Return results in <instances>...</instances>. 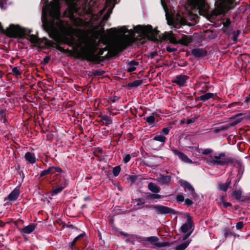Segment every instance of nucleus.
Wrapping results in <instances>:
<instances>
[{
	"label": "nucleus",
	"mask_w": 250,
	"mask_h": 250,
	"mask_svg": "<svg viewBox=\"0 0 250 250\" xmlns=\"http://www.w3.org/2000/svg\"><path fill=\"white\" fill-rule=\"evenodd\" d=\"M61 0H42L44 5L42 7V21L44 29L50 33V36L59 44H64L72 47L77 53L78 46L76 39L68 35L69 29L60 19V1Z\"/></svg>",
	"instance_id": "1"
},
{
	"label": "nucleus",
	"mask_w": 250,
	"mask_h": 250,
	"mask_svg": "<svg viewBox=\"0 0 250 250\" xmlns=\"http://www.w3.org/2000/svg\"><path fill=\"white\" fill-rule=\"evenodd\" d=\"M98 50V47L92 42L87 43L86 47H83L81 51L77 50L76 58L87 62H98L99 56L95 54Z\"/></svg>",
	"instance_id": "2"
},
{
	"label": "nucleus",
	"mask_w": 250,
	"mask_h": 250,
	"mask_svg": "<svg viewBox=\"0 0 250 250\" xmlns=\"http://www.w3.org/2000/svg\"><path fill=\"white\" fill-rule=\"evenodd\" d=\"M134 30L139 34L138 37L140 40H147L151 41L157 40V36L159 33V31L153 29L150 25H137L134 27Z\"/></svg>",
	"instance_id": "3"
},
{
	"label": "nucleus",
	"mask_w": 250,
	"mask_h": 250,
	"mask_svg": "<svg viewBox=\"0 0 250 250\" xmlns=\"http://www.w3.org/2000/svg\"><path fill=\"white\" fill-rule=\"evenodd\" d=\"M225 156L226 154L224 152H221L218 155L214 156V158L211 155H209L207 159V162L211 166H227L229 164H233L234 166H241V163L237 160L231 157L226 158Z\"/></svg>",
	"instance_id": "4"
},
{
	"label": "nucleus",
	"mask_w": 250,
	"mask_h": 250,
	"mask_svg": "<svg viewBox=\"0 0 250 250\" xmlns=\"http://www.w3.org/2000/svg\"><path fill=\"white\" fill-rule=\"evenodd\" d=\"M0 32L9 38H22L24 36L25 29L21 28L19 25L11 24L8 28L3 29L0 22Z\"/></svg>",
	"instance_id": "5"
},
{
	"label": "nucleus",
	"mask_w": 250,
	"mask_h": 250,
	"mask_svg": "<svg viewBox=\"0 0 250 250\" xmlns=\"http://www.w3.org/2000/svg\"><path fill=\"white\" fill-rule=\"evenodd\" d=\"M0 32L9 38H22L24 36L25 29L21 28L19 25L11 24L8 28L3 29L0 22Z\"/></svg>",
	"instance_id": "6"
},
{
	"label": "nucleus",
	"mask_w": 250,
	"mask_h": 250,
	"mask_svg": "<svg viewBox=\"0 0 250 250\" xmlns=\"http://www.w3.org/2000/svg\"><path fill=\"white\" fill-rule=\"evenodd\" d=\"M232 2V0H217L215 2V8L212 11V16L216 17L225 14L229 10Z\"/></svg>",
	"instance_id": "7"
},
{
	"label": "nucleus",
	"mask_w": 250,
	"mask_h": 250,
	"mask_svg": "<svg viewBox=\"0 0 250 250\" xmlns=\"http://www.w3.org/2000/svg\"><path fill=\"white\" fill-rule=\"evenodd\" d=\"M145 207L146 208H151L155 210L156 214L159 215L166 214L167 213L171 214H176L177 212L174 209L170 208L168 207L164 206L163 205H146Z\"/></svg>",
	"instance_id": "8"
},
{
	"label": "nucleus",
	"mask_w": 250,
	"mask_h": 250,
	"mask_svg": "<svg viewBox=\"0 0 250 250\" xmlns=\"http://www.w3.org/2000/svg\"><path fill=\"white\" fill-rule=\"evenodd\" d=\"M138 239H140L142 242H149L151 244L153 245V248L154 249L156 247L162 248L169 245V243L168 242H159L158 241L159 239L157 236H150L147 237L140 236Z\"/></svg>",
	"instance_id": "9"
},
{
	"label": "nucleus",
	"mask_w": 250,
	"mask_h": 250,
	"mask_svg": "<svg viewBox=\"0 0 250 250\" xmlns=\"http://www.w3.org/2000/svg\"><path fill=\"white\" fill-rule=\"evenodd\" d=\"M130 45H131V42L129 41H124L121 42L112 50L110 51L109 56L106 57H112L116 56L118 53L123 52Z\"/></svg>",
	"instance_id": "10"
},
{
	"label": "nucleus",
	"mask_w": 250,
	"mask_h": 250,
	"mask_svg": "<svg viewBox=\"0 0 250 250\" xmlns=\"http://www.w3.org/2000/svg\"><path fill=\"white\" fill-rule=\"evenodd\" d=\"M63 182L66 183L67 187L68 185L69 181L66 178V175L56 174L52 177V179L50 182V184L54 185L62 186L61 183H63Z\"/></svg>",
	"instance_id": "11"
},
{
	"label": "nucleus",
	"mask_w": 250,
	"mask_h": 250,
	"mask_svg": "<svg viewBox=\"0 0 250 250\" xmlns=\"http://www.w3.org/2000/svg\"><path fill=\"white\" fill-rule=\"evenodd\" d=\"M178 38L176 37L172 31L165 32L162 35V40L164 41H168L171 43L178 44Z\"/></svg>",
	"instance_id": "12"
},
{
	"label": "nucleus",
	"mask_w": 250,
	"mask_h": 250,
	"mask_svg": "<svg viewBox=\"0 0 250 250\" xmlns=\"http://www.w3.org/2000/svg\"><path fill=\"white\" fill-rule=\"evenodd\" d=\"M189 79V77L185 75H177L172 81L173 83H176L180 86H184L187 83V81Z\"/></svg>",
	"instance_id": "13"
},
{
	"label": "nucleus",
	"mask_w": 250,
	"mask_h": 250,
	"mask_svg": "<svg viewBox=\"0 0 250 250\" xmlns=\"http://www.w3.org/2000/svg\"><path fill=\"white\" fill-rule=\"evenodd\" d=\"M193 226L192 218L190 216H188L187 221L181 227V231L183 233H186L188 230L191 229Z\"/></svg>",
	"instance_id": "14"
},
{
	"label": "nucleus",
	"mask_w": 250,
	"mask_h": 250,
	"mask_svg": "<svg viewBox=\"0 0 250 250\" xmlns=\"http://www.w3.org/2000/svg\"><path fill=\"white\" fill-rule=\"evenodd\" d=\"M61 184L62 186H53L48 194H50L52 196H54L61 193L63 189L66 187L65 182Z\"/></svg>",
	"instance_id": "15"
},
{
	"label": "nucleus",
	"mask_w": 250,
	"mask_h": 250,
	"mask_svg": "<svg viewBox=\"0 0 250 250\" xmlns=\"http://www.w3.org/2000/svg\"><path fill=\"white\" fill-rule=\"evenodd\" d=\"M171 150L174 154L177 155L179 159H180L184 162L190 164L192 163V161L191 159L188 158V157L184 153L179 151L178 149L173 148L171 149Z\"/></svg>",
	"instance_id": "16"
},
{
	"label": "nucleus",
	"mask_w": 250,
	"mask_h": 250,
	"mask_svg": "<svg viewBox=\"0 0 250 250\" xmlns=\"http://www.w3.org/2000/svg\"><path fill=\"white\" fill-rule=\"evenodd\" d=\"M207 51L204 48H194L191 50V54L195 58H202L207 56Z\"/></svg>",
	"instance_id": "17"
},
{
	"label": "nucleus",
	"mask_w": 250,
	"mask_h": 250,
	"mask_svg": "<svg viewBox=\"0 0 250 250\" xmlns=\"http://www.w3.org/2000/svg\"><path fill=\"white\" fill-rule=\"evenodd\" d=\"M180 182L181 186L183 187L186 191H189L192 194L193 197H195L196 196V193L194 188L188 182L184 180H181Z\"/></svg>",
	"instance_id": "18"
},
{
	"label": "nucleus",
	"mask_w": 250,
	"mask_h": 250,
	"mask_svg": "<svg viewBox=\"0 0 250 250\" xmlns=\"http://www.w3.org/2000/svg\"><path fill=\"white\" fill-rule=\"evenodd\" d=\"M20 195V188L17 187L15 188L12 192L8 195L5 200L9 201H16Z\"/></svg>",
	"instance_id": "19"
},
{
	"label": "nucleus",
	"mask_w": 250,
	"mask_h": 250,
	"mask_svg": "<svg viewBox=\"0 0 250 250\" xmlns=\"http://www.w3.org/2000/svg\"><path fill=\"white\" fill-rule=\"evenodd\" d=\"M235 121L231 123H228L225 125L221 126L219 128V131H225L228 129L230 127L235 126L242 121V118L240 117L235 118Z\"/></svg>",
	"instance_id": "20"
},
{
	"label": "nucleus",
	"mask_w": 250,
	"mask_h": 250,
	"mask_svg": "<svg viewBox=\"0 0 250 250\" xmlns=\"http://www.w3.org/2000/svg\"><path fill=\"white\" fill-rule=\"evenodd\" d=\"M192 41V38L190 36L182 34L181 39L178 38V44L185 46H188Z\"/></svg>",
	"instance_id": "21"
},
{
	"label": "nucleus",
	"mask_w": 250,
	"mask_h": 250,
	"mask_svg": "<svg viewBox=\"0 0 250 250\" xmlns=\"http://www.w3.org/2000/svg\"><path fill=\"white\" fill-rule=\"evenodd\" d=\"M195 2V5L199 11L206 12L208 8V5L205 0H196Z\"/></svg>",
	"instance_id": "22"
},
{
	"label": "nucleus",
	"mask_w": 250,
	"mask_h": 250,
	"mask_svg": "<svg viewBox=\"0 0 250 250\" xmlns=\"http://www.w3.org/2000/svg\"><path fill=\"white\" fill-rule=\"evenodd\" d=\"M36 227L37 224L31 223L22 229H19V230L22 234H30L35 229Z\"/></svg>",
	"instance_id": "23"
},
{
	"label": "nucleus",
	"mask_w": 250,
	"mask_h": 250,
	"mask_svg": "<svg viewBox=\"0 0 250 250\" xmlns=\"http://www.w3.org/2000/svg\"><path fill=\"white\" fill-rule=\"evenodd\" d=\"M171 176L161 174L159 175L158 177V181L162 185H169L171 182Z\"/></svg>",
	"instance_id": "24"
},
{
	"label": "nucleus",
	"mask_w": 250,
	"mask_h": 250,
	"mask_svg": "<svg viewBox=\"0 0 250 250\" xmlns=\"http://www.w3.org/2000/svg\"><path fill=\"white\" fill-rule=\"evenodd\" d=\"M99 117L101 118L100 122H102L103 125L108 126L112 124V119L111 117L105 115H101Z\"/></svg>",
	"instance_id": "25"
},
{
	"label": "nucleus",
	"mask_w": 250,
	"mask_h": 250,
	"mask_svg": "<svg viewBox=\"0 0 250 250\" xmlns=\"http://www.w3.org/2000/svg\"><path fill=\"white\" fill-rule=\"evenodd\" d=\"M24 158L26 161L31 164H33L36 162V158L35 154L30 152L25 153Z\"/></svg>",
	"instance_id": "26"
},
{
	"label": "nucleus",
	"mask_w": 250,
	"mask_h": 250,
	"mask_svg": "<svg viewBox=\"0 0 250 250\" xmlns=\"http://www.w3.org/2000/svg\"><path fill=\"white\" fill-rule=\"evenodd\" d=\"M223 27L222 28L223 32L228 35L229 34V32L231 30L230 27L231 21L229 19L227 18L223 23Z\"/></svg>",
	"instance_id": "27"
},
{
	"label": "nucleus",
	"mask_w": 250,
	"mask_h": 250,
	"mask_svg": "<svg viewBox=\"0 0 250 250\" xmlns=\"http://www.w3.org/2000/svg\"><path fill=\"white\" fill-rule=\"evenodd\" d=\"M148 143L149 146L154 150H159L164 146L162 145V144H160V143L155 142V141H153L151 139L148 141Z\"/></svg>",
	"instance_id": "28"
},
{
	"label": "nucleus",
	"mask_w": 250,
	"mask_h": 250,
	"mask_svg": "<svg viewBox=\"0 0 250 250\" xmlns=\"http://www.w3.org/2000/svg\"><path fill=\"white\" fill-rule=\"evenodd\" d=\"M107 50V47H105L104 48H100L98 51V53L97 54H96L97 55H98L99 56V59H98V62H93L95 64H99L101 62H103L104 60V57H102L101 56L102 55H103L104 53V51H106Z\"/></svg>",
	"instance_id": "29"
},
{
	"label": "nucleus",
	"mask_w": 250,
	"mask_h": 250,
	"mask_svg": "<svg viewBox=\"0 0 250 250\" xmlns=\"http://www.w3.org/2000/svg\"><path fill=\"white\" fill-rule=\"evenodd\" d=\"M148 189L153 193H158L161 190V188L152 182H150L148 185Z\"/></svg>",
	"instance_id": "30"
},
{
	"label": "nucleus",
	"mask_w": 250,
	"mask_h": 250,
	"mask_svg": "<svg viewBox=\"0 0 250 250\" xmlns=\"http://www.w3.org/2000/svg\"><path fill=\"white\" fill-rule=\"evenodd\" d=\"M151 140L153 141H155V142H159V143L160 144H162V145H164V143L166 142L167 140V138L163 136L162 135H158L155 136Z\"/></svg>",
	"instance_id": "31"
},
{
	"label": "nucleus",
	"mask_w": 250,
	"mask_h": 250,
	"mask_svg": "<svg viewBox=\"0 0 250 250\" xmlns=\"http://www.w3.org/2000/svg\"><path fill=\"white\" fill-rule=\"evenodd\" d=\"M143 83V81L142 80H135L132 83H128L126 87L128 89H130L132 87H137L141 85Z\"/></svg>",
	"instance_id": "32"
},
{
	"label": "nucleus",
	"mask_w": 250,
	"mask_h": 250,
	"mask_svg": "<svg viewBox=\"0 0 250 250\" xmlns=\"http://www.w3.org/2000/svg\"><path fill=\"white\" fill-rule=\"evenodd\" d=\"M242 118V120L243 119L250 120V114L247 115L246 113H237L231 117H230V120H234L235 118L240 117Z\"/></svg>",
	"instance_id": "33"
},
{
	"label": "nucleus",
	"mask_w": 250,
	"mask_h": 250,
	"mask_svg": "<svg viewBox=\"0 0 250 250\" xmlns=\"http://www.w3.org/2000/svg\"><path fill=\"white\" fill-rule=\"evenodd\" d=\"M223 233L224 234V237L227 239L228 237H229L231 236H235V234L234 232H233L230 231V229L229 228H225L223 230Z\"/></svg>",
	"instance_id": "34"
},
{
	"label": "nucleus",
	"mask_w": 250,
	"mask_h": 250,
	"mask_svg": "<svg viewBox=\"0 0 250 250\" xmlns=\"http://www.w3.org/2000/svg\"><path fill=\"white\" fill-rule=\"evenodd\" d=\"M86 235L85 232H83V233L79 234L78 236L76 237L73 240L76 243L77 242H81L83 243L84 240H85L86 239Z\"/></svg>",
	"instance_id": "35"
},
{
	"label": "nucleus",
	"mask_w": 250,
	"mask_h": 250,
	"mask_svg": "<svg viewBox=\"0 0 250 250\" xmlns=\"http://www.w3.org/2000/svg\"><path fill=\"white\" fill-rule=\"evenodd\" d=\"M214 94L212 93H206L205 94L201 95L199 96V99H200V101L202 102H205L210 98H212L214 96Z\"/></svg>",
	"instance_id": "36"
},
{
	"label": "nucleus",
	"mask_w": 250,
	"mask_h": 250,
	"mask_svg": "<svg viewBox=\"0 0 250 250\" xmlns=\"http://www.w3.org/2000/svg\"><path fill=\"white\" fill-rule=\"evenodd\" d=\"M81 247L83 250H95L94 246L89 243L88 242L86 241V239L84 240Z\"/></svg>",
	"instance_id": "37"
},
{
	"label": "nucleus",
	"mask_w": 250,
	"mask_h": 250,
	"mask_svg": "<svg viewBox=\"0 0 250 250\" xmlns=\"http://www.w3.org/2000/svg\"><path fill=\"white\" fill-rule=\"evenodd\" d=\"M231 183V182L230 180H228L227 182L225 183H222L219 184V189L223 191H227Z\"/></svg>",
	"instance_id": "38"
},
{
	"label": "nucleus",
	"mask_w": 250,
	"mask_h": 250,
	"mask_svg": "<svg viewBox=\"0 0 250 250\" xmlns=\"http://www.w3.org/2000/svg\"><path fill=\"white\" fill-rule=\"evenodd\" d=\"M152 114V115L144 118V119L149 125H152L155 123V118L154 117V115H157V114L156 112H153Z\"/></svg>",
	"instance_id": "39"
},
{
	"label": "nucleus",
	"mask_w": 250,
	"mask_h": 250,
	"mask_svg": "<svg viewBox=\"0 0 250 250\" xmlns=\"http://www.w3.org/2000/svg\"><path fill=\"white\" fill-rule=\"evenodd\" d=\"M161 198V195L158 194H153L151 193H146V199L148 200H155Z\"/></svg>",
	"instance_id": "40"
},
{
	"label": "nucleus",
	"mask_w": 250,
	"mask_h": 250,
	"mask_svg": "<svg viewBox=\"0 0 250 250\" xmlns=\"http://www.w3.org/2000/svg\"><path fill=\"white\" fill-rule=\"evenodd\" d=\"M189 244V241H185L177 246L175 248V250H184L188 247Z\"/></svg>",
	"instance_id": "41"
},
{
	"label": "nucleus",
	"mask_w": 250,
	"mask_h": 250,
	"mask_svg": "<svg viewBox=\"0 0 250 250\" xmlns=\"http://www.w3.org/2000/svg\"><path fill=\"white\" fill-rule=\"evenodd\" d=\"M51 167L53 171V174L56 172H58L60 173L59 174H61V175H65L66 176V172L62 170V169L60 167H55L54 166H51Z\"/></svg>",
	"instance_id": "42"
},
{
	"label": "nucleus",
	"mask_w": 250,
	"mask_h": 250,
	"mask_svg": "<svg viewBox=\"0 0 250 250\" xmlns=\"http://www.w3.org/2000/svg\"><path fill=\"white\" fill-rule=\"evenodd\" d=\"M52 174H53V171H52V167L51 166V167H49L47 169H45V170H43L40 173V177H42L45 176L47 175Z\"/></svg>",
	"instance_id": "43"
},
{
	"label": "nucleus",
	"mask_w": 250,
	"mask_h": 250,
	"mask_svg": "<svg viewBox=\"0 0 250 250\" xmlns=\"http://www.w3.org/2000/svg\"><path fill=\"white\" fill-rule=\"evenodd\" d=\"M240 33V31L237 30V31H233L232 32V37L231 39L234 43H236L238 41V38Z\"/></svg>",
	"instance_id": "44"
},
{
	"label": "nucleus",
	"mask_w": 250,
	"mask_h": 250,
	"mask_svg": "<svg viewBox=\"0 0 250 250\" xmlns=\"http://www.w3.org/2000/svg\"><path fill=\"white\" fill-rule=\"evenodd\" d=\"M231 195L236 200H240L242 196V191L240 190H235L232 192Z\"/></svg>",
	"instance_id": "45"
},
{
	"label": "nucleus",
	"mask_w": 250,
	"mask_h": 250,
	"mask_svg": "<svg viewBox=\"0 0 250 250\" xmlns=\"http://www.w3.org/2000/svg\"><path fill=\"white\" fill-rule=\"evenodd\" d=\"M144 166H147L148 167H152V168H155L157 166L158 164H155L153 165L152 160L151 161H143L142 162Z\"/></svg>",
	"instance_id": "46"
},
{
	"label": "nucleus",
	"mask_w": 250,
	"mask_h": 250,
	"mask_svg": "<svg viewBox=\"0 0 250 250\" xmlns=\"http://www.w3.org/2000/svg\"><path fill=\"white\" fill-rule=\"evenodd\" d=\"M29 41L30 42L34 44H38L39 42V38L35 35H29Z\"/></svg>",
	"instance_id": "47"
},
{
	"label": "nucleus",
	"mask_w": 250,
	"mask_h": 250,
	"mask_svg": "<svg viewBox=\"0 0 250 250\" xmlns=\"http://www.w3.org/2000/svg\"><path fill=\"white\" fill-rule=\"evenodd\" d=\"M57 49L59 50L60 51L62 52H63V53H68V54H71L72 55V51L69 49L68 48L67 49H64V47L61 46H57Z\"/></svg>",
	"instance_id": "48"
},
{
	"label": "nucleus",
	"mask_w": 250,
	"mask_h": 250,
	"mask_svg": "<svg viewBox=\"0 0 250 250\" xmlns=\"http://www.w3.org/2000/svg\"><path fill=\"white\" fill-rule=\"evenodd\" d=\"M119 32L120 34H125L127 33H130V34H134V31L132 30H130V32H129V30L125 27L123 26L120 27V28L119 29Z\"/></svg>",
	"instance_id": "49"
},
{
	"label": "nucleus",
	"mask_w": 250,
	"mask_h": 250,
	"mask_svg": "<svg viewBox=\"0 0 250 250\" xmlns=\"http://www.w3.org/2000/svg\"><path fill=\"white\" fill-rule=\"evenodd\" d=\"M12 74L15 75L16 77H19L21 74V72L18 67L15 66L12 69Z\"/></svg>",
	"instance_id": "50"
},
{
	"label": "nucleus",
	"mask_w": 250,
	"mask_h": 250,
	"mask_svg": "<svg viewBox=\"0 0 250 250\" xmlns=\"http://www.w3.org/2000/svg\"><path fill=\"white\" fill-rule=\"evenodd\" d=\"M121 170V168L120 166H118L113 167L112 171L113 176L115 177L117 176L119 174Z\"/></svg>",
	"instance_id": "51"
},
{
	"label": "nucleus",
	"mask_w": 250,
	"mask_h": 250,
	"mask_svg": "<svg viewBox=\"0 0 250 250\" xmlns=\"http://www.w3.org/2000/svg\"><path fill=\"white\" fill-rule=\"evenodd\" d=\"M47 45L51 47H55L56 49H57V46H60L59 44V42H57L56 41H49L47 42Z\"/></svg>",
	"instance_id": "52"
},
{
	"label": "nucleus",
	"mask_w": 250,
	"mask_h": 250,
	"mask_svg": "<svg viewBox=\"0 0 250 250\" xmlns=\"http://www.w3.org/2000/svg\"><path fill=\"white\" fill-rule=\"evenodd\" d=\"M105 73V71L103 70H97L92 72V75L94 76H102Z\"/></svg>",
	"instance_id": "53"
},
{
	"label": "nucleus",
	"mask_w": 250,
	"mask_h": 250,
	"mask_svg": "<svg viewBox=\"0 0 250 250\" xmlns=\"http://www.w3.org/2000/svg\"><path fill=\"white\" fill-rule=\"evenodd\" d=\"M133 201L137 202L136 206H142L145 203L144 199L142 198H136L134 199Z\"/></svg>",
	"instance_id": "54"
},
{
	"label": "nucleus",
	"mask_w": 250,
	"mask_h": 250,
	"mask_svg": "<svg viewBox=\"0 0 250 250\" xmlns=\"http://www.w3.org/2000/svg\"><path fill=\"white\" fill-rule=\"evenodd\" d=\"M213 152V150L211 148L202 149V154L204 155H208Z\"/></svg>",
	"instance_id": "55"
},
{
	"label": "nucleus",
	"mask_w": 250,
	"mask_h": 250,
	"mask_svg": "<svg viewBox=\"0 0 250 250\" xmlns=\"http://www.w3.org/2000/svg\"><path fill=\"white\" fill-rule=\"evenodd\" d=\"M176 201L178 203H182L185 201V197L182 194H179L176 196Z\"/></svg>",
	"instance_id": "56"
},
{
	"label": "nucleus",
	"mask_w": 250,
	"mask_h": 250,
	"mask_svg": "<svg viewBox=\"0 0 250 250\" xmlns=\"http://www.w3.org/2000/svg\"><path fill=\"white\" fill-rule=\"evenodd\" d=\"M184 202V205L188 207L191 206L193 204V201L189 198H187L185 199Z\"/></svg>",
	"instance_id": "57"
},
{
	"label": "nucleus",
	"mask_w": 250,
	"mask_h": 250,
	"mask_svg": "<svg viewBox=\"0 0 250 250\" xmlns=\"http://www.w3.org/2000/svg\"><path fill=\"white\" fill-rule=\"evenodd\" d=\"M130 159H131V156L129 154H126L123 157V162L125 164H126L128 162H129L130 161Z\"/></svg>",
	"instance_id": "58"
},
{
	"label": "nucleus",
	"mask_w": 250,
	"mask_h": 250,
	"mask_svg": "<svg viewBox=\"0 0 250 250\" xmlns=\"http://www.w3.org/2000/svg\"><path fill=\"white\" fill-rule=\"evenodd\" d=\"M137 178V175H130L128 178V181H129L131 182V184H134L135 182V181H136Z\"/></svg>",
	"instance_id": "59"
},
{
	"label": "nucleus",
	"mask_w": 250,
	"mask_h": 250,
	"mask_svg": "<svg viewBox=\"0 0 250 250\" xmlns=\"http://www.w3.org/2000/svg\"><path fill=\"white\" fill-rule=\"evenodd\" d=\"M98 236L99 237V244L101 246H104V241L102 238V234L101 232L98 230Z\"/></svg>",
	"instance_id": "60"
},
{
	"label": "nucleus",
	"mask_w": 250,
	"mask_h": 250,
	"mask_svg": "<svg viewBox=\"0 0 250 250\" xmlns=\"http://www.w3.org/2000/svg\"><path fill=\"white\" fill-rule=\"evenodd\" d=\"M244 224L242 221H239L236 224V228L237 229H241L244 227Z\"/></svg>",
	"instance_id": "61"
},
{
	"label": "nucleus",
	"mask_w": 250,
	"mask_h": 250,
	"mask_svg": "<svg viewBox=\"0 0 250 250\" xmlns=\"http://www.w3.org/2000/svg\"><path fill=\"white\" fill-rule=\"evenodd\" d=\"M171 127H164L162 129L161 133H163L164 135H167L170 131Z\"/></svg>",
	"instance_id": "62"
},
{
	"label": "nucleus",
	"mask_w": 250,
	"mask_h": 250,
	"mask_svg": "<svg viewBox=\"0 0 250 250\" xmlns=\"http://www.w3.org/2000/svg\"><path fill=\"white\" fill-rule=\"evenodd\" d=\"M198 116L195 117L194 118H192L190 119H188L187 120V124L188 125L191 124L192 123H193L195 120L198 118Z\"/></svg>",
	"instance_id": "63"
},
{
	"label": "nucleus",
	"mask_w": 250,
	"mask_h": 250,
	"mask_svg": "<svg viewBox=\"0 0 250 250\" xmlns=\"http://www.w3.org/2000/svg\"><path fill=\"white\" fill-rule=\"evenodd\" d=\"M127 64L131 66H135L138 65L139 63V62H136L135 60H132L130 62H128Z\"/></svg>",
	"instance_id": "64"
}]
</instances>
